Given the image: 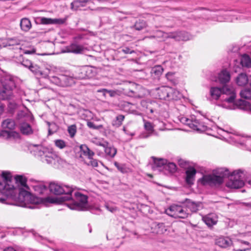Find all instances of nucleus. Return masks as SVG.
Masks as SVG:
<instances>
[{
	"label": "nucleus",
	"instance_id": "1",
	"mask_svg": "<svg viewBox=\"0 0 251 251\" xmlns=\"http://www.w3.org/2000/svg\"><path fill=\"white\" fill-rule=\"evenodd\" d=\"M243 176V172L240 170L235 171L230 174L228 169L219 168L215 171V174L203 176L201 181L203 185L216 186L222 184L225 178L229 177L228 186L232 188L238 189L244 185Z\"/></svg>",
	"mask_w": 251,
	"mask_h": 251
},
{
	"label": "nucleus",
	"instance_id": "2",
	"mask_svg": "<svg viewBox=\"0 0 251 251\" xmlns=\"http://www.w3.org/2000/svg\"><path fill=\"white\" fill-rule=\"evenodd\" d=\"M210 93L211 98L215 100H218L223 94V100L228 103H233L236 97L234 89L227 85L223 86L222 88L211 87Z\"/></svg>",
	"mask_w": 251,
	"mask_h": 251
},
{
	"label": "nucleus",
	"instance_id": "3",
	"mask_svg": "<svg viewBox=\"0 0 251 251\" xmlns=\"http://www.w3.org/2000/svg\"><path fill=\"white\" fill-rule=\"evenodd\" d=\"M36 155L41 157L42 161L48 164L56 165L62 164L63 160L51 149L38 147L35 151Z\"/></svg>",
	"mask_w": 251,
	"mask_h": 251
},
{
	"label": "nucleus",
	"instance_id": "4",
	"mask_svg": "<svg viewBox=\"0 0 251 251\" xmlns=\"http://www.w3.org/2000/svg\"><path fill=\"white\" fill-rule=\"evenodd\" d=\"M1 176L3 179L4 183H0V202L4 203L7 199V196L10 194V191L13 190L14 186L9 184L12 179L10 173L3 172Z\"/></svg>",
	"mask_w": 251,
	"mask_h": 251
},
{
	"label": "nucleus",
	"instance_id": "5",
	"mask_svg": "<svg viewBox=\"0 0 251 251\" xmlns=\"http://www.w3.org/2000/svg\"><path fill=\"white\" fill-rule=\"evenodd\" d=\"M75 200L72 203L68 205L69 207L72 210L78 211L86 210L88 208V197L80 192H75Z\"/></svg>",
	"mask_w": 251,
	"mask_h": 251
},
{
	"label": "nucleus",
	"instance_id": "6",
	"mask_svg": "<svg viewBox=\"0 0 251 251\" xmlns=\"http://www.w3.org/2000/svg\"><path fill=\"white\" fill-rule=\"evenodd\" d=\"M166 213L169 216L175 218L185 219L188 217L189 213L185 207L178 204H172L167 209Z\"/></svg>",
	"mask_w": 251,
	"mask_h": 251
},
{
	"label": "nucleus",
	"instance_id": "7",
	"mask_svg": "<svg viewBox=\"0 0 251 251\" xmlns=\"http://www.w3.org/2000/svg\"><path fill=\"white\" fill-rule=\"evenodd\" d=\"M96 75V68L88 66L77 68L75 71V77L79 79L92 78Z\"/></svg>",
	"mask_w": 251,
	"mask_h": 251
},
{
	"label": "nucleus",
	"instance_id": "8",
	"mask_svg": "<svg viewBox=\"0 0 251 251\" xmlns=\"http://www.w3.org/2000/svg\"><path fill=\"white\" fill-rule=\"evenodd\" d=\"M2 88L0 90V98L3 100L10 99L13 95L12 91L15 88V83L12 78L6 79L3 82Z\"/></svg>",
	"mask_w": 251,
	"mask_h": 251
},
{
	"label": "nucleus",
	"instance_id": "9",
	"mask_svg": "<svg viewBox=\"0 0 251 251\" xmlns=\"http://www.w3.org/2000/svg\"><path fill=\"white\" fill-rule=\"evenodd\" d=\"M49 80L50 82L62 87L71 86L75 84L73 77L64 75L49 76Z\"/></svg>",
	"mask_w": 251,
	"mask_h": 251
},
{
	"label": "nucleus",
	"instance_id": "10",
	"mask_svg": "<svg viewBox=\"0 0 251 251\" xmlns=\"http://www.w3.org/2000/svg\"><path fill=\"white\" fill-rule=\"evenodd\" d=\"M189 124L190 128L198 131H205L209 128L204 122L197 119L195 116H192V123Z\"/></svg>",
	"mask_w": 251,
	"mask_h": 251
},
{
	"label": "nucleus",
	"instance_id": "11",
	"mask_svg": "<svg viewBox=\"0 0 251 251\" xmlns=\"http://www.w3.org/2000/svg\"><path fill=\"white\" fill-rule=\"evenodd\" d=\"M179 202L184 204L185 208L189 209L192 212H197L199 210L201 205V203L200 202H195L188 199H185L184 201Z\"/></svg>",
	"mask_w": 251,
	"mask_h": 251
},
{
	"label": "nucleus",
	"instance_id": "12",
	"mask_svg": "<svg viewBox=\"0 0 251 251\" xmlns=\"http://www.w3.org/2000/svg\"><path fill=\"white\" fill-rule=\"evenodd\" d=\"M171 38L177 41H187L189 40L191 36L189 34L184 31H178L172 32Z\"/></svg>",
	"mask_w": 251,
	"mask_h": 251
},
{
	"label": "nucleus",
	"instance_id": "13",
	"mask_svg": "<svg viewBox=\"0 0 251 251\" xmlns=\"http://www.w3.org/2000/svg\"><path fill=\"white\" fill-rule=\"evenodd\" d=\"M153 160V164H152V169L153 170H158L159 171L164 170L165 165L167 163L166 159L151 157Z\"/></svg>",
	"mask_w": 251,
	"mask_h": 251
},
{
	"label": "nucleus",
	"instance_id": "14",
	"mask_svg": "<svg viewBox=\"0 0 251 251\" xmlns=\"http://www.w3.org/2000/svg\"><path fill=\"white\" fill-rule=\"evenodd\" d=\"M202 221L208 226V227H212L217 224L218 217L215 214L211 213L202 217Z\"/></svg>",
	"mask_w": 251,
	"mask_h": 251
},
{
	"label": "nucleus",
	"instance_id": "15",
	"mask_svg": "<svg viewBox=\"0 0 251 251\" xmlns=\"http://www.w3.org/2000/svg\"><path fill=\"white\" fill-rule=\"evenodd\" d=\"M216 244L221 248H226L232 244V241L228 237H221L216 240Z\"/></svg>",
	"mask_w": 251,
	"mask_h": 251
},
{
	"label": "nucleus",
	"instance_id": "16",
	"mask_svg": "<svg viewBox=\"0 0 251 251\" xmlns=\"http://www.w3.org/2000/svg\"><path fill=\"white\" fill-rule=\"evenodd\" d=\"M62 188L63 189L62 194H64L65 196L61 197V199L63 201L71 200L72 199V193L74 191V189L72 187L67 185H63Z\"/></svg>",
	"mask_w": 251,
	"mask_h": 251
},
{
	"label": "nucleus",
	"instance_id": "17",
	"mask_svg": "<svg viewBox=\"0 0 251 251\" xmlns=\"http://www.w3.org/2000/svg\"><path fill=\"white\" fill-rule=\"evenodd\" d=\"M172 91L171 87H162L158 89V95L160 100H168L169 94Z\"/></svg>",
	"mask_w": 251,
	"mask_h": 251
},
{
	"label": "nucleus",
	"instance_id": "18",
	"mask_svg": "<svg viewBox=\"0 0 251 251\" xmlns=\"http://www.w3.org/2000/svg\"><path fill=\"white\" fill-rule=\"evenodd\" d=\"M84 50L83 46L76 44H72L66 48L65 52L81 53Z\"/></svg>",
	"mask_w": 251,
	"mask_h": 251
},
{
	"label": "nucleus",
	"instance_id": "19",
	"mask_svg": "<svg viewBox=\"0 0 251 251\" xmlns=\"http://www.w3.org/2000/svg\"><path fill=\"white\" fill-rule=\"evenodd\" d=\"M219 81L224 86L228 82L230 79V75L226 70H224L219 74Z\"/></svg>",
	"mask_w": 251,
	"mask_h": 251
},
{
	"label": "nucleus",
	"instance_id": "20",
	"mask_svg": "<svg viewBox=\"0 0 251 251\" xmlns=\"http://www.w3.org/2000/svg\"><path fill=\"white\" fill-rule=\"evenodd\" d=\"M65 22V20L62 19H51L45 17H41L40 18V23L44 25L50 24H63Z\"/></svg>",
	"mask_w": 251,
	"mask_h": 251
},
{
	"label": "nucleus",
	"instance_id": "21",
	"mask_svg": "<svg viewBox=\"0 0 251 251\" xmlns=\"http://www.w3.org/2000/svg\"><path fill=\"white\" fill-rule=\"evenodd\" d=\"M63 185H59L55 183H51L49 185V189L50 192L54 195H62L63 192Z\"/></svg>",
	"mask_w": 251,
	"mask_h": 251
},
{
	"label": "nucleus",
	"instance_id": "22",
	"mask_svg": "<svg viewBox=\"0 0 251 251\" xmlns=\"http://www.w3.org/2000/svg\"><path fill=\"white\" fill-rule=\"evenodd\" d=\"M250 80L247 74L245 73H240L236 78V82L239 86H244L246 85Z\"/></svg>",
	"mask_w": 251,
	"mask_h": 251
},
{
	"label": "nucleus",
	"instance_id": "23",
	"mask_svg": "<svg viewBox=\"0 0 251 251\" xmlns=\"http://www.w3.org/2000/svg\"><path fill=\"white\" fill-rule=\"evenodd\" d=\"M1 126L3 129L13 131L15 128L16 124L14 120L7 119L2 122Z\"/></svg>",
	"mask_w": 251,
	"mask_h": 251
},
{
	"label": "nucleus",
	"instance_id": "24",
	"mask_svg": "<svg viewBox=\"0 0 251 251\" xmlns=\"http://www.w3.org/2000/svg\"><path fill=\"white\" fill-rule=\"evenodd\" d=\"M196 174V170L194 168H190L186 171V181L189 184L193 183L194 177Z\"/></svg>",
	"mask_w": 251,
	"mask_h": 251
},
{
	"label": "nucleus",
	"instance_id": "25",
	"mask_svg": "<svg viewBox=\"0 0 251 251\" xmlns=\"http://www.w3.org/2000/svg\"><path fill=\"white\" fill-rule=\"evenodd\" d=\"M20 130L24 135H30L33 133L30 125L26 123H23L20 125Z\"/></svg>",
	"mask_w": 251,
	"mask_h": 251
},
{
	"label": "nucleus",
	"instance_id": "26",
	"mask_svg": "<svg viewBox=\"0 0 251 251\" xmlns=\"http://www.w3.org/2000/svg\"><path fill=\"white\" fill-rule=\"evenodd\" d=\"M28 189L25 187L19 188V198L23 201H25L30 196V193L28 191Z\"/></svg>",
	"mask_w": 251,
	"mask_h": 251
},
{
	"label": "nucleus",
	"instance_id": "27",
	"mask_svg": "<svg viewBox=\"0 0 251 251\" xmlns=\"http://www.w3.org/2000/svg\"><path fill=\"white\" fill-rule=\"evenodd\" d=\"M79 148L82 154L87 156L89 159H92L95 154L94 152L90 150L86 145H81Z\"/></svg>",
	"mask_w": 251,
	"mask_h": 251
},
{
	"label": "nucleus",
	"instance_id": "28",
	"mask_svg": "<svg viewBox=\"0 0 251 251\" xmlns=\"http://www.w3.org/2000/svg\"><path fill=\"white\" fill-rule=\"evenodd\" d=\"M171 32H164L162 31H158L156 32L155 35L151 37L156 38L159 39L160 41H164L168 38H171Z\"/></svg>",
	"mask_w": 251,
	"mask_h": 251
},
{
	"label": "nucleus",
	"instance_id": "29",
	"mask_svg": "<svg viewBox=\"0 0 251 251\" xmlns=\"http://www.w3.org/2000/svg\"><path fill=\"white\" fill-rule=\"evenodd\" d=\"M20 26L22 30L27 31L31 28V24L28 19L23 18L21 20Z\"/></svg>",
	"mask_w": 251,
	"mask_h": 251
},
{
	"label": "nucleus",
	"instance_id": "30",
	"mask_svg": "<svg viewBox=\"0 0 251 251\" xmlns=\"http://www.w3.org/2000/svg\"><path fill=\"white\" fill-rule=\"evenodd\" d=\"M104 148V151L107 155L110 157H114L117 153V150L113 146H107L105 147L103 144H100Z\"/></svg>",
	"mask_w": 251,
	"mask_h": 251
},
{
	"label": "nucleus",
	"instance_id": "31",
	"mask_svg": "<svg viewBox=\"0 0 251 251\" xmlns=\"http://www.w3.org/2000/svg\"><path fill=\"white\" fill-rule=\"evenodd\" d=\"M237 246L239 247H236L233 249L234 251H238L239 250L246 249L248 247H251V244L248 241L243 240H238L237 242Z\"/></svg>",
	"mask_w": 251,
	"mask_h": 251
},
{
	"label": "nucleus",
	"instance_id": "32",
	"mask_svg": "<svg viewBox=\"0 0 251 251\" xmlns=\"http://www.w3.org/2000/svg\"><path fill=\"white\" fill-rule=\"evenodd\" d=\"M125 118V116L123 115L120 114L117 115L115 119L112 121V125L115 127H119L122 125Z\"/></svg>",
	"mask_w": 251,
	"mask_h": 251
},
{
	"label": "nucleus",
	"instance_id": "33",
	"mask_svg": "<svg viewBox=\"0 0 251 251\" xmlns=\"http://www.w3.org/2000/svg\"><path fill=\"white\" fill-rule=\"evenodd\" d=\"M29 70L36 75L43 76L44 77H46V76L43 73L41 68L36 64H32L31 67H30Z\"/></svg>",
	"mask_w": 251,
	"mask_h": 251
},
{
	"label": "nucleus",
	"instance_id": "34",
	"mask_svg": "<svg viewBox=\"0 0 251 251\" xmlns=\"http://www.w3.org/2000/svg\"><path fill=\"white\" fill-rule=\"evenodd\" d=\"M163 69L161 66L157 65L153 67L151 70V74L155 77H158L162 74Z\"/></svg>",
	"mask_w": 251,
	"mask_h": 251
},
{
	"label": "nucleus",
	"instance_id": "35",
	"mask_svg": "<svg viewBox=\"0 0 251 251\" xmlns=\"http://www.w3.org/2000/svg\"><path fill=\"white\" fill-rule=\"evenodd\" d=\"M172 91L169 94L168 100H177L180 99L181 94L176 90L172 88Z\"/></svg>",
	"mask_w": 251,
	"mask_h": 251
},
{
	"label": "nucleus",
	"instance_id": "36",
	"mask_svg": "<svg viewBox=\"0 0 251 251\" xmlns=\"http://www.w3.org/2000/svg\"><path fill=\"white\" fill-rule=\"evenodd\" d=\"M147 26V24L146 21L140 19L135 23L133 27L137 30H141L146 28Z\"/></svg>",
	"mask_w": 251,
	"mask_h": 251
},
{
	"label": "nucleus",
	"instance_id": "37",
	"mask_svg": "<svg viewBox=\"0 0 251 251\" xmlns=\"http://www.w3.org/2000/svg\"><path fill=\"white\" fill-rule=\"evenodd\" d=\"M35 191L37 192V194L43 195L48 191L47 186L44 184H38L34 186Z\"/></svg>",
	"mask_w": 251,
	"mask_h": 251
},
{
	"label": "nucleus",
	"instance_id": "38",
	"mask_svg": "<svg viewBox=\"0 0 251 251\" xmlns=\"http://www.w3.org/2000/svg\"><path fill=\"white\" fill-rule=\"evenodd\" d=\"M15 181L17 183H19L21 186L29 189L28 186L26 184V179L22 176H16L15 177Z\"/></svg>",
	"mask_w": 251,
	"mask_h": 251
},
{
	"label": "nucleus",
	"instance_id": "39",
	"mask_svg": "<svg viewBox=\"0 0 251 251\" xmlns=\"http://www.w3.org/2000/svg\"><path fill=\"white\" fill-rule=\"evenodd\" d=\"M88 0H76L71 3L72 9L76 10L79 6H84Z\"/></svg>",
	"mask_w": 251,
	"mask_h": 251
},
{
	"label": "nucleus",
	"instance_id": "40",
	"mask_svg": "<svg viewBox=\"0 0 251 251\" xmlns=\"http://www.w3.org/2000/svg\"><path fill=\"white\" fill-rule=\"evenodd\" d=\"M18 134L17 132L14 131H9L4 129L0 133V136L5 138H9L12 136H15V135Z\"/></svg>",
	"mask_w": 251,
	"mask_h": 251
},
{
	"label": "nucleus",
	"instance_id": "41",
	"mask_svg": "<svg viewBox=\"0 0 251 251\" xmlns=\"http://www.w3.org/2000/svg\"><path fill=\"white\" fill-rule=\"evenodd\" d=\"M98 92L103 93L104 96L106 94H108L111 97H115L118 95L117 91L112 90H107L106 89H101L98 90Z\"/></svg>",
	"mask_w": 251,
	"mask_h": 251
},
{
	"label": "nucleus",
	"instance_id": "42",
	"mask_svg": "<svg viewBox=\"0 0 251 251\" xmlns=\"http://www.w3.org/2000/svg\"><path fill=\"white\" fill-rule=\"evenodd\" d=\"M176 166L174 163H166L165 165L164 170H168L170 173H174L176 171Z\"/></svg>",
	"mask_w": 251,
	"mask_h": 251
},
{
	"label": "nucleus",
	"instance_id": "43",
	"mask_svg": "<svg viewBox=\"0 0 251 251\" xmlns=\"http://www.w3.org/2000/svg\"><path fill=\"white\" fill-rule=\"evenodd\" d=\"M20 43V40L16 38H9L7 40V43L5 46H11L14 45H19Z\"/></svg>",
	"mask_w": 251,
	"mask_h": 251
},
{
	"label": "nucleus",
	"instance_id": "44",
	"mask_svg": "<svg viewBox=\"0 0 251 251\" xmlns=\"http://www.w3.org/2000/svg\"><path fill=\"white\" fill-rule=\"evenodd\" d=\"M68 131L71 137H73L76 132V126L75 125H71L68 127Z\"/></svg>",
	"mask_w": 251,
	"mask_h": 251
},
{
	"label": "nucleus",
	"instance_id": "45",
	"mask_svg": "<svg viewBox=\"0 0 251 251\" xmlns=\"http://www.w3.org/2000/svg\"><path fill=\"white\" fill-rule=\"evenodd\" d=\"M87 126L90 128L93 129H100L103 127L102 125H96L93 122L88 121L87 122Z\"/></svg>",
	"mask_w": 251,
	"mask_h": 251
},
{
	"label": "nucleus",
	"instance_id": "46",
	"mask_svg": "<svg viewBox=\"0 0 251 251\" xmlns=\"http://www.w3.org/2000/svg\"><path fill=\"white\" fill-rule=\"evenodd\" d=\"M156 227L158 228V230L156 231L157 234H162L166 231V229L163 223H158Z\"/></svg>",
	"mask_w": 251,
	"mask_h": 251
},
{
	"label": "nucleus",
	"instance_id": "47",
	"mask_svg": "<svg viewBox=\"0 0 251 251\" xmlns=\"http://www.w3.org/2000/svg\"><path fill=\"white\" fill-rule=\"evenodd\" d=\"M54 143L55 146L60 149H63L66 146V143L62 140H56Z\"/></svg>",
	"mask_w": 251,
	"mask_h": 251
},
{
	"label": "nucleus",
	"instance_id": "48",
	"mask_svg": "<svg viewBox=\"0 0 251 251\" xmlns=\"http://www.w3.org/2000/svg\"><path fill=\"white\" fill-rule=\"evenodd\" d=\"M115 166L118 170L122 173H126L127 172L126 166L123 164H120L118 162H115L114 163Z\"/></svg>",
	"mask_w": 251,
	"mask_h": 251
},
{
	"label": "nucleus",
	"instance_id": "49",
	"mask_svg": "<svg viewBox=\"0 0 251 251\" xmlns=\"http://www.w3.org/2000/svg\"><path fill=\"white\" fill-rule=\"evenodd\" d=\"M144 122V127L146 130L149 131H152L153 130V126L151 122L145 120Z\"/></svg>",
	"mask_w": 251,
	"mask_h": 251
},
{
	"label": "nucleus",
	"instance_id": "50",
	"mask_svg": "<svg viewBox=\"0 0 251 251\" xmlns=\"http://www.w3.org/2000/svg\"><path fill=\"white\" fill-rule=\"evenodd\" d=\"M21 64L25 67L29 69L30 67H31L33 63L30 60L24 58L22 62H21Z\"/></svg>",
	"mask_w": 251,
	"mask_h": 251
},
{
	"label": "nucleus",
	"instance_id": "51",
	"mask_svg": "<svg viewBox=\"0 0 251 251\" xmlns=\"http://www.w3.org/2000/svg\"><path fill=\"white\" fill-rule=\"evenodd\" d=\"M192 116L191 117V118H187L186 117H181L180 119V121L182 123L188 125L190 127V125L189 124L192 123Z\"/></svg>",
	"mask_w": 251,
	"mask_h": 251
},
{
	"label": "nucleus",
	"instance_id": "52",
	"mask_svg": "<svg viewBox=\"0 0 251 251\" xmlns=\"http://www.w3.org/2000/svg\"><path fill=\"white\" fill-rule=\"evenodd\" d=\"M122 51L125 54H132L135 53V51L131 50L130 48L127 47H124L122 50Z\"/></svg>",
	"mask_w": 251,
	"mask_h": 251
},
{
	"label": "nucleus",
	"instance_id": "53",
	"mask_svg": "<svg viewBox=\"0 0 251 251\" xmlns=\"http://www.w3.org/2000/svg\"><path fill=\"white\" fill-rule=\"evenodd\" d=\"M91 161H90V163L91 165L94 167H97L98 166V162L96 159H94L92 157V159H90Z\"/></svg>",
	"mask_w": 251,
	"mask_h": 251
},
{
	"label": "nucleus",
	"instance_id": "54",
	"mask_svg": "<svg viewBox=\"0 0 251 251\" xmlns=\"http://www.w3.org/2000/svg\"><path fill=\"white\" fill-rule=\"evenodd\" d=\"M123 130L124 131V132L125 133V134H126L127 135H130L131 136H134L135 135L134 132H130L129 130H128L126 129V128L125 126L123 127Z\"/></svg>",
	"mask_w": 251,
	"mask_h": 251
},
{
	"label": "nucleus",
	"instance_id": "55",
	"mask_svg": "<svg viewBox=\"0 0 251 251\" xmlns=\"http://www.w3.org/2000/svg\"><path fill=\"white\" fill-rule=\"evenodd\" d=\"M46 202H50V203H53L54 202V201L53 200V199L50 197H47L45 198H44L43 199Z\"/></svg>",
	"mask_w": 251,
	"mask_h": 251
},
{
	"label": "nucleus",
	"instance_id": "56",
	"mask_svg": "<svg viewBox=\"0 0 251 251\" xmlns=\"http://www.w3.org/2000/svg\"><path fill=\"white\" fill-rule=\"evenodd\" d=\"M4 108L3 104L0 101V114H1L3 112Z\"/></svg>",
	"mask_w": 251,
	"mask_h": 251
},
{
	"label": "nucleus",
	"instance_id": "57",
	"mask_svg": "<svg viewBox=\"0 0 251 251\" xmlns=\"http://www.w3.org/2000/svg\"><path fill=\"white\" fill-rule=\"evenodd\" d=\"M105 207L107 210L110 212H113L116 210V209L114 207H109L108 205H105Z\"/></svg>",
	"mask_w": 251,
	"mask_h": 251
},
{
	"label": "nucleus",
	"instance_id": "58",
	"mask_svg": "<svg viewBox=\"0 0 251 251\" xmlns=\"http://www.w3.org/2000/svg\"><path fill=\"white\" fill-rule=\"evenodd\" d=\"M179 165L181 167H185V162H183V160H180L179 161Z\"/></svg>",
	"mask_w": 251,
	"mask_h": 251
},
{
	"label": "nucleus",
	"instance_id": "59",
	"mask_svg": "<svg viewBox=\"0 0 251 251\" xmlns=\"http://www.w3.org/2000/svg\"><path fill=\"white\" fill-rule=\"evenodd\" d=\"M4 251H16L12 247H8L5 249Z\"/></svg>",
	"mask_w": 251,
	"mask_h": 251
},
{
	"label": "nucleus",
	"instance_id": "60",
	"mask_svg": "<svg viewBox=\"0 0 251 251\" xmlns=\"http://www.w3.org/2000/svg\"><path fill=\"white\" fill-rule=\"evenodd\" d=\"M35 52V50H26L25 51V54H32V53H33Z\"/></svg>",
	"mask_w": 251,
	"mask_h": 251
},
{
	"label": "nucleus",
	"instance_id": "61",
	"mask_svg": "<svg viewBox=\"0 0 251 251\" xmlns=\"http://www.w3.org/2000/svg\"><path fill=\"white\" fill-rule=\"evenodd\" d=\"M128 94L132 96L135 94V92L133 90H129V92H128Z\"/></svg>",
	"mask_w": 251,
	"mask_h": 251
},
{
	"label": "nucleus",
	"instance_id": "62",
	"mask_svg": "<svg viewBox=\"0 0 251 251\" xmlns=\"http://www.w3.org/2000/svg\"><path fill=\"white\" fill-rule=\"evenodd\" d=\"M244 204L249 207V208H251V202H246V203H244Z\"/></svg>",
	"mask_w": 251,
	"mask_h": 251
},
{
	"label": "nucleus",
	"instance_id": "63",
	"mask_svg": "<svg viewBox=\"0 0 251 251\" xmlns=\"http://www.w3.org/2000/svg\"><path fill=\"white\" fill-rule=\"evenodd\" d=\"M150 135V134H146L145 136H143L142 137L143 138H148V137H149Z\"/></svg>",
	"mask_w": 251,
	"mask_h": 251
},
{
	"label": "nucleus",
	"instance_id": "64",
	"mask_svg": "<svg viewBox=\"0 0 251 251\" xmlns=\"http://www.w3.org/2000/svg\"><path fill=\"white\" fill-rule=\"evenodd\" d=\"M172 75V74H170V73H167V74H166V77L168 78H169V76L170 75Z\"/></svg>",
	"mask_w": 251,
	"mask_h": 251
}]
</instances>
